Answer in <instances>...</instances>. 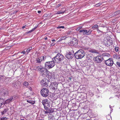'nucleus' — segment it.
Wrapping results in <instances>:
<instances>
[{"label":"nucleus","instance_id":"nucleus-1","mask_svg":"<svg viewBox=\"0 0 120 120\" xmlns=\"http://www.w3.org/2000/svg\"><path fill=\"white\" fill-rule=\"evenodd\" d=\"M63 56L60 53H58L52 59V60L54 61L55 63H59L64 59Z\"/></svg>","mask_w":120,"mask_h":120},{"label":"nucleus","instance_id":"nucleus-40","mask_svg":"<svg viewBox=\"0 0 120 120\" xmlns=\"http://www.w3.org/2000/svg\"><path fill=\"white\" fill-rule=\"evenodd\" d=\"M10 98L11 99V100L12 101L13 100H14L16 99L15 98V97H14V96L11 97H10Z\"/></svg>","mask_w":120,"mask_h":120},{"label":"nucleus","instance_id":"nucleus-28","mask_svg":"<svg viewBox=\"0 0 120 120\" xmlns=\"http://www.w3.org/2000/svg\"><path fill=\"white\" fill-rule=\"evenodd\" d=\"M120 13V11H116L114 13V15H117Z\"/></svg>","mask_w":120,"mask_h":120},{"label":"nucleus","instance_id":"nucleus-9","mask_svg":"<svg viewBox=\"0 0 120 120\" xmlns=\"http://www.w3.org/2000/svg\"><path fill=\"white\" fill-rule=\"evenodd\" d=\"M57 86V84H56V82H52L49 86V87L53 90L56 89Z\"/></svg>","mask_w":120,"mask_h":120},{"label":"nucleus","instance_id":"nucleus-24","mask_svg":"<svg viewBox=\"0 0 120 120\" xmlns=\"http://www.w3.org/2000/svg\"><path fill=\"white\" fill-rule=\"evenodd\" d=\"M89 51L92 53H98V51L94 49H91L90 50H89Z\"/></svg>","mask_w":120,"mask_h":120},{"label":"nucleus","instance_id":"nucleus-30","mask_svg":"<svg viewBox=\"0 0 120 120\" xmlns=\"http://www.w3.org/2000/svg\"><path fill=\"white\" fill-rule=\"evenodd\" d=\"M32 49V47H30L28 48L26 50V52L27 53L29 52Z\"/></svg>","mask_w":120,"mask_h":120},{"label":"nucleus","instance_id":"nucleus-16","mask_svg":"<svg viewBox=\"0 0 120 120\" xmlns=\"http://www.w3.org/2000/svg\"><path fill=\"white\" fill-rule=\"evenodd\" d=\"M31 90L29 89L27 92H26L25 95L27 97H30L31 94Z\"/></svg>","mask_w":120,"mask_h":120},{"label":"nucleus","instance_id":"nucleus-55","mask_svg":"<svg viewBox=\"0 0 120 120\" xmlns=\"http://www.w3.org/2000/svg\"><path fill=\"white\" fill-rule=\"evenodd\" d=\"M21 120H25L23 119H21Z\"/></svg>","mask_w":120,"mask_h":120},{"label":"nucleus","instance_id":"nucleus-31","mask_svg":"<svg viewBox=\"0 0 120 120\" xmlns=\"http://www.w3.org/2000/svg\"><path fill=\"white\" fill-rule=\"evenodd\" d=\"M48 110L49 111V113L52 112L54 111V110L51 108H50Z\"/></svg>","mask_w":120,"mask_h":120},{"label":"nucleus","instance_id":"nucleus-11","mask_svg":"<svg viewBox=\"0 0 120 120\" xmlns=\"http://www.w3.org/2000/svg\"><path fill=\"white\" fill-rule=\"evenodd\" d=\"M73 56L74 55L71 53V52H69L68 53H67L66 55V57L69 59H72Z\"/></svg>","mask_w":120,"mask_h":120},{"label":"nucleus","instance_id":"nucleus-3","mask_svg":"<svg viewBox=\"0 0 120 120\" xmlns=\"http://www.w3.org/2000/svg\"><path fill=\"white\" fill-rule=\"evenodd\" d=\"M49 100L47 99H45L42 100V103L44 106L45 109L46 110H48L49 108L50 104V103Z\"/></svg>","mask_w":120,"mask_h":120},{"label":"nucleus","instance_id":"nucleus-13","mask_svg":"<svg viewBox=\"0 0 120 120\" xmlns=\"http://www.w3.org/2000/svg\"><path fill=\"white\" fill-rule=\"evenodd\" d=\"M61 10L63 11H58L56 13V14H63L64 13L66 9L65 8H61Z\"/></svg>","mask_w":120,"mask_h":120},{"label":"nucleus","instance_id":"nucleus-56","mask_svg":"<svg viewBox=\"0 0 120 120\" xmlns=\"http://www.w3.org/2000/svg\"><path fill=\"white\" fill-rule=\"evenodd\" d=\"M104 42H104V43H106V41H105H105H104Z\"/></svg>","mask_w":120,"mask_h":120},{"label":"nucleus","instance_id":"nucleus-39","mask_svg":"<svg viewBox=\"0 0 120 120\" xmlns=\"http://www.w3.org/2000/svg\"><path fill=\"white\" fill-rule=\"evenodd\" d=\"M72 76H71L68 77V82H70L71 81V79H72Z\"/></svg>","mask_w":120,"mask_h":120},{"label":"nucleus","instance_id":"nucleus-18","mask_svg":"<svg viewBox=\"0 0 120 120\" xmlns=\"http://www.w3.org/2000/svg\"><path fill=\"white\" fill-rule=\"evenodd\" d=\"M42 59L41 57L36 59V61L37 63H40L42 61Z\"/></svg>","mask_w":120,"mask_h":120},{"label":"nucleus","instance_id":"nucleus-48","mask_svg":"<svg viewBox=\"0 0 120 120\" xmlns=\"http://www.w3.org/2000/svg\"><path fill=\"white\" fill-rule=\"evenodd\" d=\"M37 27H35L33 28L32 30H31L33 32V31L36 29V28Z\"/></svg>","mask_w":120,"mask_h":120},{"label":"nucleus","instance_id":"nucleus-50","mask_svg":"<svg viewBox=\"0 0 120 120\" xmlns=\"http://www.w3.org/2000/svg\"><path fill=\"white\" fill-rule=\"evenodd\" d=\"M41 11H38V13H41Z\"/></svg>","mask_w":120,"mask_h":120},{"label":"nucleus","instance_id":"nucleus-10","mask_svg":"<svg viewBox=\"0 0 120 120\" xmlns=\"http://www.w3.org/2000/svg\"><path fill=\"white\" fill-rule=\"evenodd\" d=\"M36 69L41 72H43L45 70V68L41 66H38L36 67Z\"/></svg>","mask_w":120,"mask_h":120},{"label":"nucleus","instance_id":"nucleus-33","mask_svg":"<svg viewBox=\"0 0 120 120\" xmlns=\"http://www.w3.org/2000/svg\"><path fill=\"white\" fill-rule=\"evenodd\" d=\"M116 65L117 66L120 67V62L118 61H117L116 63Z\"/></svg>","mask_w":120,"mask_h":120},{"label":"nucleus","instance_id":"nucleus-22","mask_svg":"<svg viewBox=\"0 0 120 120\" xmlns=\"http://www.w3.org/2000/svg\"><path fill=\"white\" fill-rule=\"evenodd\" d=\"M4 101L3 99L0 98V107L3 105L4 103Z\"/></svg>","mask_w":120,"mask_h":120},{"label":"nucleus","instance_id":"nucleus-46","mask_svg":"<svg viewBox=\"0 0 120 120\" xmlns=\"http://www.w3.org/2000/svg\"><path fill=\"white\" fill-rule=\"evenodd\" d=\"M62 5V4H58V5L57 6V7H59L60 6H61V5Z\"/></svg>","mask_w":120,"mask_h":120},{"label":"nucleus","instance_id":"nucleus-27","mask_svg":"<svg viewBox=\"0 0 120 120\" xmlns=\"http://www.w3.org/2000/svg\"><path fill=\"white\" fill-rule=\"evenodd\" d=\"M23 85L27 87L29 85V83L25 81L23 83Z\"/></svg>","mask_w":120,"mask_h":120},{"label":"nucleus","instance_id":"nucleus-47","mask_svg":"<svg viewBox=\"0 0 120 120\" xmlns=\"http://www.w3.org/2000/svg\"><path fill=\"white\" fill-rule=\"evenodd\" d=\"M26 52L25 51H22V53H23L24 54H25Z\"/></svg>","mask_w":120,"mask_h":120},{"label":"nucleus","instance_id":"nucleus-57","mask_svg":"<svg viewBox=\"0 0 120 120\" xmlns=\"http://www.w3.org/2000/svg\"><path fill=\"white\" fill-rule=\"evenodd\" d=\"M62 3V2H61V3Z\"/></svg>","mask_w":120,"mask_h":120},{"label":"nucleus","instance_id":"nucleus-8","mask_svg":"<svg viewBox=\"0 0 120 120\" xmlns=\"http://www.w3.org/2000/svg\"><path fill=\"white\" fill-rule=\"evenodd\" d=\"M103 59L101 56H98L94 58V60L97 63L101 62Z\"/></svg>","mask_w":120,"mask_h":120},{"label":"nucleus","instance_id":"nucleus-21","mask_svg":"<svg viewBox=\"0 0 120 120\" xmlns=\"http://www.w3.org/2000/svg\"><path fill=\"white\" fill-rule=\"evenodd\" d=\"M111 41L110 40H107V41H105L106 42L105 43L106 45H110L112 44V42H111Z\"/></svg>","mask_w":120,"mask_h":120},{"label":"nucleus","instance_id":"nucleus-53","mask_svg":"<svg viewBox=\"0 0 120 120\" xmlns=\"http://www.w3.org/2000/svg\"><path fill=\"white\" fill-rule=\"evenodd\" d=\"M54 45V44H53V43H52L51 44V46H52L53 45Z\"/></svg>","mask_w":120,"mask_h":120},{"label":"nucleus","instance_id":"nucleus-2","mask_svg":"<svg viewBox=\"0 0 120 120\" xmlns=\"http://www.w3.org/2000/svg\"><path fill=\"white\" fill-rule=\"evenodd\" d=\"M75 55L77 59H81L84 56V52L82 50L80 49L75 53Z\"/></svg>","mask_w":120,"mask_h":120},{"label":"nucleus","instance_id":"nucleus-17","mask_svg":"<svg viewBox=\"0 0 120 120\" xmlns=\"http://www.w3.org/2000/svg\"><path fill=\"white\" fill-rule=\"evenodd\" d=\"M8 110V108H5L4 109V110L1 112V115H3L5 114Z\"/></svg>","mask_w":120,"mask_h":120},{"label":"nucleus","instance_id":"nucleus-19","mask_svg":"<svg viewBox=\"0 0 120 120\" xmlns=\"http://www.w3.org/2000/svg\"><path fill=\"white\" fill-rule=\"evenodd\" d=\"M102 55L104 57H110V55L108 53H103L102 54Z\"/></svg>","mask_w":120,"mask_h":120},{"label":"nucleus","instance_id":"nucleus-5","mask_svg":"<svg viewBox=\"0 0 120 120\" xmlns=\"http://www.w3.org/2000/svg\"><path fill=\"white\" fill-rule=\"evenodd\" d=\"M41 95L44 97H46L49 94V90L46 88H43L41 91Z\"/></svg>","mask_w":120,"mask_h":120},{"label":"nucleus","instance_id":"nucleus-42","mask_svg":"<svg viewBox=\"0 0 120 120\" xmlns=\"http://www.w3.org/2000/svg\"><path fill=\"white\" fill-rule=\"evenodd\" d=\"M14 96L15 99H17L19 97V96L17 95H14Z\"/></svg>","mask_w":120,"mask_h":120},{"label":"nucleus","instance_id":"nucleus-15","mask_svg":"<svg viewBox=\"0 0 120 120\" xmlns=\"http://www.w3.org/2000/svg\"><path fill=\"white\" fill-rule=\"evenodd\" d=\"M113 57L114 59L117 60L119 61H120V57L117 54H114L113 55Z\"/></svg>","mask_w":120,"mask_h":120},{"label":"nucleus","instance_id":"nucleus-45","mask_svg":"<svg viewBox=\"0 0 120 120\" xmlns=\"http://www.w3.org/2000/svg\"><path fill=\"white\" fill-rule=\"evenodd\" d=\"M64 39V37H62V38H61L59 40V41L58 42L61 41L62 40Z\"/></svg>","mask_w":120,"mask_h":120},{"label":"nucleus","instance_id":"nucleus-4","mask_svg":"<svg viewBox=\"0 0 120 120\" xmlns=\"http://www.w3.org/2000/svg\"><path fill=\"white\" fill-rule=\"evenodd\" d=\"M55 62L52 61L46 62L45 64V67L48 69H50L53 67L55 65Z\"/></svg>","mask_w":120,"mask_h":120},{"label":"nucleus","instance_id":"nucleus-35","mask_svg":"<svg viewBox=\"0 0 120 120\" xmlns=\"http://www.w3.org/2000/svg\"><path fill=\"white\" fill-rule=\"evenodd\" d=\"M115 49L116 52H118L119 50V48L118 47H116L115 48Z\"/></svg>","mask_w":120,"mask_h":120},{"label":"nucleus","instance_id":"nucleus-20","mask_svg":"<svg viewBox=\"0 0 120 120\" xmlns=\"http://www.w3.org/2000/svg\"><path fill=\"white\" fill-rule=\"evenodd\" d=\"M87 30H80L79 31L80 33H82V34L84 35H86L87 34Z\"/></svg>","mask_w":120,"mask_h":120},{"label":"nucleus","instance_id":"nucleus-7","mask_svg":"<svg viewBox=\"0 0 120 120\" xmlns=\"http://www.w3.org/2000/svg\"><path fill=\"white\" fill-rule=\"evenodd\" d=\"M105 63L107 66H112L113 64V61L112 58H109L108 60H105Z\"/></svg>","mask_w":120,"mask_h":120},{"label":"nucleus","instance_id":"nucleus-44","mask_svg":"<svg viewBox=\"0 0 120 120\" xmlns=\"http://www.w3.org/2000/svg\"><path fill=\"white\" fill-rule=\"evenodd\" d=\"M44 112H45V113L47 114L48 113H49V111L48 110V111H47V110L45 111H44Z\"/></svg>","mask_w":120,"mask_h":120},{"label":"nucleus","instance_id":"nucleus-26","mask_svg":"<svg viewBox=\"0 0 120 120\" xmlns=\"http://www.w3.org/2000/svg\"><path fill=\"white\" fill-rule=\"evenodd\" d=\"M50 37L48 35H47L45 36V37L44 38V39L45 40L49 39L50 40Z\"/></svg>","mask_w":120,"mask_h":120},{"label":"nucleus","instance_id":"nucleus-23","mask_svg":"<svg viewBox=\"0 0 120 120\" xmlns=\"http://www.w3.org/2000/svg\"><path fill=\"white\" fill-rule=\"evenodd\" d=\"M12 101L11 99L10 98L8 99L5 101L4 102V104H8L10 102Z\"/></svg>","mask_w":120,"mask_h":120},{"label":"nucleus","instance_id":"nucleus-52","mask_svg":"<svg viewBox=\"0 0 120 120\" xmlns=\"http://www.w3.org/2000/svg\"><path fill=\"white\" fill-rule=\"evenodd\" d=\"M56 40L55 39H53L52 40V42H54Z\"/></svg>","mask_w":120,"mask_h":120},{"label":"nucleus","instance_id":"nucleus-41","mask_svg":"<svg viewBox=\"0 0 120 120\" xmlns=\"http://www.w3.org/2000/svg\"><path fill=\"white\" fill-rule=\"evenodd\" d=\"M64 28V26H59V27H58L57 28L58 29H60V28Z\"/></svg>","mask_w":120,"mask_h":120},{"label":"nucleus","instance_id":"nucleus-51","mask_svg":"<svg viewBox=\"0 0 120 120\" xmlns=\"http://www.w3.org/2000/svg\"><path fill=\"white\" fill-rule=\"evenodd\" d=\"M25 26H26V25L23 26L22 27V28L23 29L25 27Z\"/></svg>","mask_w":120,"mask_h":120},{"label":"nucleus","instance_id":"nucleus-6","mask_svg":"<svg viewBox=\"0 0 120 120\" xmlns=\"http://www.w3.org/2000/svg\"><path fill=\"white\" fill-rule=\"evenodd\" d=\"M49 81L46 78H44L40 81L41 84L42 86H45L47 87L48 86V84Z\"/></svg>","mask_w":120,"mask_h":120},{"label":"nucleus","instance_id":"nucleus-43","mask_svg":"<svg viewBox=\"0 0 120 120\" xmlns=\"http://www.w3.org/2000/svg\"><path fill=\"white\" fill-rule=\"evenodd\" d=\"M82 26L79 27H78V28H77L76 29V30L77 31L79 30L80 29L82 28Z\"/></svg>","mask_w":120,"mask_h":120},{"label":"nucleus","instance_id":"nucleus-14","mask_svg":"<svg viewBox=\"0 0 120 120\" xmlns=\"http://www.w3.org/2000/svg\"><path fill=\"white\" fill-rule=\"evenodd\" d=\"M77 41L78 40L76 39L75 40H73L70 42V44H71V46L74 45H75L77 44Z\"/></svg>","mask_w":120,"mask_h":120},{"label":"nucleus","instance_id":"nucleus-36","mask_svg":"<svg viewBox=\"0 0 120 120\" xmlns=\"http://www.w3.org/2000/svg\"><path fill=\"white\" fill-rule=\"evenodd\" d=\"M8 118L6 117H3L1 118L0 120H7Z\"/></svg>","mask_w":120,"mask_h":120},{"label":"nucleus","instance_id":"nucleus-38","mask_svg":"<svg viewBox=\"0 0 120 120\" xmlns=\"http://www.w3.org/2000/svg\"><path fill=\"white\" fill-rule=\"evenodd\" d=\"M102 4L101 3H98L95 5V6L96 7H98L101 5Z\"/></svg>","mask_w":120,"mask_h":120},{"label":"nucleus","instance_id":"nucleus-29","mask_svg":"<svg viewBox=\"0 0 120 120\" xmlns=\"http://www.w3.org/2000/svg\"><path fill=\"white\" fill-rule=\"evenodd\" d=\"M27 101L28 102L30 103L31 104H34V101H32L30 100H27Z\"/></svg>","mask_w":120,"mask_h":120},{"label":"nucleus","instance_id":"nucleus-49","mask_svg":"<svg viewBox=\"0 0 120 120\" xmlns=\"http://www.w3.org/2000/svg\"><path fill=\"white\" fill-rule=\"evenodd\" d=\"M32 32V31L31 30L29 31V32H28L27 33L28 34L29 33H30Z\"/></svg>","mask_w":120,"mask_h":120},{"label":"nucleus","instance_id":"nucleus-32","mask_svg":"<svg viewBox=\"0 0 120 120\" xmlns=\"http://www.w3.org/2000/svg\"><path fill=\"white\" fill-rule=\"evenodd\" d=\"M87 32H86L87 34L86 35H88L90 34L92 32V31L91 30H87Z\"/></svg>","mask_w":120,"mask_h":120},{"label":"nucleus","instance_id":"nucleus-34","mask_svg":"<svg viewBox=\"0 0 120 120\" xmlns=\"http://www.w3.org/2000/svg\"><path fill=\"white\" fill-rule=\"evenodd\" d=\"M42 59V60H45L46 58V56H41Z\"/></svg>","mask_w":120,"mask_h":120},{"label":"nucleus","instance_id":"nucleus-12","mask_svg":"<svg viewBox=\"0 0 120 120\" xmlns=\"http://www.w3.org/2000/svg\"><path fill=\"white\" fill-rule=\"evenodd\" d=\"M48 74V79H53L54 75L52 73L49 72Z\"/></svg>","mask_w":120,"mask_h":120},{"label":"nucleus","instance_id":"nucleus-54","mask_svg":"<svg viewBox=\"0 0 120 120\" xmlns=\"http://www.w3.org/2000/svg\"><path fill=\"white\" fill-rule=\"evenodd\" d=\"M17 12V11H14V13H15Z\"/></svg>","mask_w":120,"mask_h":120},{"label":"nucleus","instance_id":"nucleus-37","mask_svg":"<svg viewBox=\"0 0 120 120\" xmlns=\"http://www.w3.org/2000/svg\"><path fill=\"white\" fill-rule=\"evenodd\" d=\"M98 27V26L97 25H95L94 26H93L92 27V28L93 29L95 28H97Z\"/></svg>","mask_w":120,"mask_h":120},{"label":"nucleus","instance_id":"nucleus-25","mask_svg":"<svg viewBox=\"0 0 120 120\" xmlns=\"http://www.w3.org/2000/svg\"><path fill=\"white\" fill-rule=\"evenodd\" d=\"M4 94V95H7L8 94V91L7 90H3Z\"/></svg>","mask_w":120,"mask_h":120}]
</instances>
